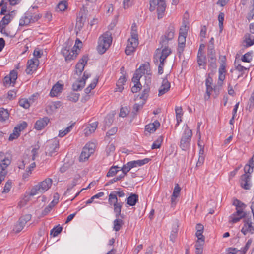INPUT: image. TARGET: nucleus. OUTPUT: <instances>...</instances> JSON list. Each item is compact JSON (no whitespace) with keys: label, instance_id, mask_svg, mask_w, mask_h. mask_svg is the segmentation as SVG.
Returning a JSON list of instances; mask_svg holds the SVG:
<instances>
[{"label":"nucleus","instance_id":"nucleus-1","mask_svg":"<svg viewBox=\"0 0 254 254\" xmlns=\"http://www.w3.org/2000/svg\"><path fill=\"white\" fill-rule=\"evenodd\" d=\"M125 195L123 190H121L112 191L109 195V203L110 205H113L114 211L116 218L119 217V216L123 218L121 214L123 203L118 201L117 196L123 197H124Z\"/></svg>","mask_w":254,"mask_h":254},{"label":"nucleus","instance_id":"nucleus-2","mask_svg":"<svg viewBox=\"0 0 254 254\" xmlns=\"http://www.w3.org/2000/svg\"><path fill=\"white\" fill-rule=\"evenodd\" d=\"M130 34L131 37L127 41V44L125 51L127 55H130L134 52L138 45V33L135 25L132 26Z\"/></svg>","mask_w":254,"mask_h":254},{"label":"nucleus","instance_id":"nucleus-3","mask_svg":"<svg viewBox=\"0 0 254 254\" xmlns=\"http://www.w3.org/2000/svg\"><path fill=\"white\" fill-rule=\"evenodd\" d=\"M52 180L46 178L42 182L35 186L30 190V195L34 196L45 192L51 187L52 184Z\"/></svg>","mask_w":254,"mask_h":254},{"label":"nucleus","instance_id":"nucleus-4","mask_svg":"<svg viewBox=\"0 0 254 254\" xmlns=\"http://www.w3.org/2000/svg\"><path fill=\"white\" fill-rule=\"evenodd\" d=\"M111 35L110 33L106 32L100 37L97 49L100 54H104L110 46L112 41Z\"/></svg>","mask_w":254,"mask_h":254},{"label":"nucleus","instance_id":"nucleus-5","mask_svg":"<svg viewBox=\"0 0 254 254\" xmlns=\"http://www.w3.org/2000/svg\"><path fill=\"white\" fill-rule=\"evenodd\" d=\"M35 7L30 8L27 11L23 17H22L19 21V26L28 25L30 23H34L38 21L41 17V15L33 13Z\"/></svg>","mask_w":254,"mask_h":254},{"label":"nucleus","instance_id":"nucleus-6","mask_svg":"<svg viewBox=\"0 0 254 254\" xmlns=\"http://www.w3.org/2000/svg\"><path fill=\"white\" fill-rule=\"evenodd\" d=\"M150 11H154L156 8L158 18H162L166 7L165 0H150Z\"/></svg>","mask_w":254,"mask_h":254},{"label":"nucleus","instance_id":"nucleus-7","mask_svg":"<svg viewBox=\"0 0 254 254\" xmlns=\"http://www.w3.org/2000/svg\"><path fill=\"white\" fill-rule=\"evenodd\" d=\"M144 74H147V75H151L150 66L148 64L141 65L136 70L132 79V81L133 83H140L139 82L140 79Z\"/></svg>","mask_w":254,"mask_h":254},{"label":"nucleus","instance_id":"nucleus-8","mask_svg":"<svg viewBox=\"0 0 254 254\" xmlns=\"http://www.w3.org/2000/svg\"><path fill=\"white\" fill-rule=\"evenodd\" d=\"M192 135V130L189 129L188 125H186L180 141V146L182 150H186L189 147Z\"/></svg>","mask_w":254,"mask_h":254},{"label":"nucleus","instance_id":"nucleus-9","mask_svg":"<svg viewBox=\"0 0 254 254\" xmlns=\"http://www.w3.org/2000/svg\"><path fill=\"white\" fill-rule=\"evenodd\" d=\"M39 148V146L37 145V147H35V148L32 149L31 151V160L32 161V162H31L30 164V165L27 167L26 172L23 173L22 176L23 179L26 180L28 179L30 175L31 174L32 170L36 167V164L34 161L35 160L36 157L38 155V151Z\"/></svg>","mask_w":254,"mask_h":254},{"label":"nucleus","instance_id":"nucleus-10","mask_svg":"<svg viewBox=\"0 0 254 254\" xmlns=\"http://www.w3.org/2000/svg\"><path fill=\"white\" fill-rule=\"evenodd\" d=\"M95 144L94 143H87L83 147L79 160L80 162L86 161L90 156L94 152Z\"/></svg>","mask_w":254,"mask_h":254},{"label":"nucleus","instance_id":"nucleus-11","mask_svg":"<svg viewBox=\"0 0 254 254\" xmlns=\"http://www.w3.org/2000/svg\"><path fill=\"white\" fill-rule=\"evenodd\" d=\"M31 219V215L30 214H26L21 217L14 225L13 231L16 233L20 232L23 229L26 223Z\"/></svg>","mask_w":254,"mask_h":254},{"label":"nucleus","instance_id":"nucleus-12","mask_svg":"<svg viewBox=\"0 0 254 254\" xmlns=\"http://www.w3.org/2000/svg\"><path fill=\"white\" fill-rule=\"evenodd\" d=\"M59 146V141L56 139L48 142L45 148L46 155L52 156L55 153L57 152Z\"/></svg>","mask_w":254,"mask_h":254},{"label":"nucleus","instance_id":"nucleus-13","mask_svg":"<svg viewBox=\"0 0 254 254\" xmlns=\"http://www.w3.org/2000/svg\"><path fill=\"white\" fill-rule=\"evenodd\" d=\"M241 231L245 235L248 233L254 234V225H253L251 219H245L244 220V226Z\"/></svg>","mask_w":254,"mask_h":254},{"label":"nucleus","instance_id":"nucleus-14","mask_svg":"<svg viewBox=\"0 0 254 254\" xmlns=\"http://www.w3.org/2000/svg\"><path fill=\"white\" fill-rule=\"evenodd\" d=\"M244 209L236 207V212L230 216V222L232 223H235L239 222L240 219L244 218L246 214V212L244 211Z\"/></svg>","mask_w":254,"mask_h":254},{"label":"nucleus","instance_id":"nucleus-15","mask_svg":"<svg viewBox=\"0 0 254 254\" xmlns=\"http://www.w3.org/2000/svg\"><path fill=\"white\" fill-rule=\"evenodd\" d=\"M39 61L36 58H33L28 61L27 66L25 70L28 74H31L36 71L38 65Z\"/></svg>","mask_w":254,"mask_h":254},{"label":"nucleus","instance_id":"nucleus-16","mask_svg":"<svg viewBox=\"0 0 254 254\" xmlns=\"http://www.w3.org/2000/svg\"><path fill=\"white\" fill-rule=\"evenodd\" d=\"M88 60V56L84 55L76 64L75 66V73L77 75H80L81 74L87 63Z\"/></svg>","mask_w":254,"mask_h":254},{"label":"nucleus","instance_id":"nucleus-17","mask_svg":"<svg viewBox=\"0 0 254 254\" xmlns=\"http://www.w3.org/2000/svg\"><path fill=\"white\" fill-rule=\"evenodd\" d=\"M89 76L86 74L85 72L82 79L77 80L72 85V88L74 91L81 90L85 86L86 80L87 79Z\"/></svg>","mask_w":254,"mask_h":254},{"label":"nucleus","instance_id":"nucleus-18","mask_svg":"<svg viewBox=\"0 0 254 254\" xmlns=\"http://www.w3.org/2000/svg\"><path fill=\"white\" fill-rule=\"evenodd\" d=\"M160 51V49L159 48L156 50L155 57H158L159 60H161V62H165L167 57L171 53V50L169 47L163 48L161 55H159Z\"/></svg>","mask_w":254,"mask_h":254},{"label":"nucleus","instance_id":"nucleus-19","mask_svg":"<svg viewBox=\"0 0 254 254\" xmlns=\"http://www.w3.org/2000/svg\"><path fill=\"white\" fill-rule=\"evenodd\" d=\"M213 79L209 76L206 79L205 81V85L206 86V95L205 96L204 99L205 100H208L210 98L211 93L213 90L215 91L216 90V87H214L213 88L212 87Z\"/></svg>","mask_w":254,"mask_h":254},{"label":"nucleus","instance_id":"nucleus-20","mask_svg":"<svg viewBox=\"0 0 254 254\" xmlns=\"http://www.w3.org/2000/svg\"><path fill=\"white\" fill-rule=\"evenodd\" d=\"M251 175L248 174H243L241 177L240 184L241 186L244 189L249 190L251 187Z\"/></svg>","mask_w":254,"mask_h":254},{"label":"nucleus","instance_id":"nucleus-21","mask_svg":"<svg viewBox=\"0 0 254 254\" xmlns=\"http://www.w3.org/2000/svg\"><path fill=\"white\" fill-rule=\"evenodd\" d=\"M11 160L5 157L0 162V174L6 176L7 173V168L10 164Z\"/></svg>","mask_w":254,"mask_h":254},{"label":"nucleus","instance_id":"nucleus-22","mask_svg":"<svg viewBox=\"0 0 254 254\" xmlns=\"http://www.w3.org/2000/svg\"><path fill=\"white\" fill-rule=\"evenodd\" d=\"M181 188L178 184H176L174 188L173 193L171 196V206H174L177 203V198L180 195Z\"/></svg>","mask_w":254,"mask_h":254},{"label":"nucleus","instance_id":"nucleus-23","mask_svg":"<svg viewBox=\"0 0 254 254\" xmlns=\"http://www.w3.org/2000/svg\"><path fill=\"white\" fill-rule=\"evenodd\" d=\"M170 83L167 78H164L158 91V96H161L170 90Z\"/></svg>","mask_w":254,"mask_h":254},{"label":"nucleus","instance_id":"nucleus-24","mask_svg":"<svg viewBox=\"0 0 254 254\" xmlns=\"http://www.w3.org/2000/svg\"><path fill=\"white\" fill-rule=\"evenodd\" d=\"M50 120L47 117H44L37 120L35 124V128L38 130H41L44 128L49 122Z\"/></svg>","mask_w":254,"mask_h":254},{"label":"nucleus","instance_id":"nucleus-25","mask_svg":"<svg viewBox=\"0 0 254 254\" xmlns=\"http://www.w3.org/2000/svg\"><path fill=\"white\" fill-rule=\"evenodd\" d=\"M98 125V122H94L87 125L84 130L85 136H89L94 133Z\"/></svg>","mask_w":254,"mask_h":254},{"label":"nucleus","instance_id":"nucleus-26","mask_svg":"<svg viewBox=\"0 0 254 254\" xmlns=\"http://www.w3.org/2000/svg\"><path fill=\"white\" fill-rule=\"evenodd\" d=\"M225 68L226 66L225 63H221L219 68V78L218 82V84L220 86L222 85V82L225 78V73L226 72Z\"/></svg>","mask_w":254,"mask_h":254},{"label":"nucleus","instance_id":"nucleus-27","mask_svg":"<svg viewBox=\"0 0 254 254\" xmlns=\"http://www.w3.org/2000/svg\"><path fill=\"white\" fill-rule=\"evenodd\" d=\"M174 34L175 27L173 24H171L168 27L165 34L162 36H164V38H167L168 40H172L174 37Z\"/></svg>","mask_w":254,"mask_h":254},{"label":"nucleus","instance_id":"nucleus-28","mask_svg":"<svg viewBox=\"0 0 254 254\" xmlns=\"http://www.w3.org/2000/svg\"><path fill=\"white\" fill-rule=\"evenodd\" d=\"M62 89L63 85L57 83L53 86L50 91V95L51 97H56L58 96L59 93L62 92Z\"/></svg>","mask_w":254,"mask_h":254},{"label":"nucleus","instance_id":"nucleus-29","mask_svg":"<svg viewBox=\"0 0 254 254\" xmlns=\"http://www.w3.org/2000/svg\"><path fill=\"white\" fill-rule=\"evenodd\" d=\"M151 159L150 158H144L142 160H134L130 161V163L131 165V166L132 167V168L134 167H136L137 166H141L143 165H145L147 163H148Z\"/></svg>","mask_w":254,"mask_h":254},{"label":"nucleus","instance_id":"nucleus-30","mask_svg":"<svg viewBox=\"0 0 254 254\" xmlns=\"http://www.w3.org/2000/svg\"><path fill=\"white\" fill-rule=\"evenodd\" d=\"M138 200V196L136 194L131 193L127 198V204L131 206H134Z\"/></svg>","mask_w":254,"mask_h":254},{"label":"nucleus","instance_id":"nucleus-31","mask_svg":"<svg viewBox=\"0 0 254 254\" xmlns=\"http://www.w3.org/2000/svg\"><path fill=\"white\" fill-rule=\"evenodd\" d=\"M123 225V221L118 217L113 222V230L118 232L120 230Z\"/></svg>","mask_w":254,"mask_h":254},{"label":"nucleus","instance_id":"nucleus-32","mask_svg":"<svg viewBox=\"0 0 254 254\" xmlns=\"http://www.w3.org/2000/svg\"><path fill=\"white\" fill-rule=\"evenodd\" d=\"M31 160V157H29L27 155H24L22 162L19 164L18 167L19 169H24L26 165L29 164Z\"/></svg>","mask_w":254,"mask_h":254},{"label":"nucleus","instance_id":"nucleus-33","mask_svg":"<svg viewBox=\"0 0 254 254\" xmlns=\"http://www.w3.org/2000/svg\"><path fill=\"white\" fill-rule=\"evenodd\" d=\"M197 63L199 66H203V68H205L206 65V56L202 54H197Z\"/></svg>","mask_w":254,"mask_h":254},{"label":"nucleus","instance_id":"nucleus-34","mask_svg":"<svg viewBox=\"0 0 254 254\" xmlns=\"http://www.w3.org/2000/svg\"><path fill=\"white\" fill-rule=\"evenodd\" d=\"M79 97L80 94L79 93L70 92L67 95V98L68 100L76 103L78 101Z\"/></svg>","mask_w":254,"mask_h":254},{"label":"nucleus","instance_id":"nucleus-35","mask_svg":"<svg viewBox=\"0 0 254 254\" xmlns=\"http://www.w3.org/2000/svg\"><path fill=\"white\" fill-rule=\"evenodd\" d=\"M11 20V16L10 14L5 15L0 21V26H1V25L6 26L10 22Z\"/></svg>","mask_w":254,"mask_h":254},{"label":"nucleus","instance_id":"nucleus-36","mask_svg":"<svg viewBox=\"0 0 254 254\" xmlns=\"http://www.w3.org/2000/svg\"><path fill=\"white\" fill-rule=\"evenodd\" d=\"M175 112L176 115V119L177 121V123L176 126H178L179 123L182 121L181 118L183 115L182 109L181 107H177L175 109Z\"/></svg>","mask_w":254,"mask_h":254},{"label":"nucleus","instance_id":"nucleus-37","mask_svg":"<svg viewBox=\"0 0 254 254\" xmlns=\"http://www.w3.org/2000/svg\"><path fill=\"white\" fill-rule=\"evenodd\" d=\"M254 106V90L252 92L248 102L247 109L251 111Z\"/></svg>","mask_w":254,"mask_h":254},{"label":"nucleus","instance_id":"nucleus-38","mask_svg":"<svg viewBox=\"0 0 254 254\" xmlns=\"http://www.w3.org/2000/svg\"><path fill=\"white\" fill-rule=\"evenodd\" d=\"M163 141V137L162 136H159L157 140H156L151 146L152 149L159 148L161 146L162 142Z\"/></svg>","mask_w":254,"mask_h":254},{"label":"nucleus","instance_id":"nucleus-39","mask_svg":"<svg viewBox=\"0 0 254 254\" xmlns=\"http://www.w3.org/2000/svg\"><path fill=\"white\" fill-rule=\"evenodd\" d=\"M9 117V113L6 110H0V121H5Z\"/></svg>","mask_w":254,"mask_h":254},{"label":"nucleus","instance_id":"nucleus-40","mask_svg":"<svg viewBox=\"0 0 254 254\" xmlns=\"http://www.w3.org/2000/svg\"><path fill=\"white\" fill-rule=\"evenodd\" d=\"M118 168H119V167L118 166L111 167L107 174V177H110L115 175L119 171V170H118Z\"/></svg>","mask_w":254,"mask_h":254},{"label":"nucleus","instance_id":"nucleus-41","mask_svg":"<svg viewBox=\"0 0 254 254\" xmlns=\"http://www.w3.org/2000/svg\"><path fill=\"white\" fill-rule=\"evenodd\" d=\"M171 40H168L167 38H164V36H162L160 38L159 44L161 45V48L168 47V45L169 41Z\"/></svg>","mask_w":254,"mask_h":254},{"label":"nucleus","instance_id":"nucleus-42","mask_svg":"<svg viewBox=\"0 0 254 254\" xmlns=\"http://www.w3.org/2000/svg\"><path fill=\"white\" fill-rule=\"evenodd\" d=\"M63 228L60 226H56L53 228L50 232V234L53 237L58 236L62 231Z\"/></svg>","mask_w":254,"mask_h":254},{"label":"nucleus","instance_id":"nucleus-43","mask_svg":"<svg viewBox=\"0 0 254 254\" xmlns=\"http://www.w3.org/2000/svg\"><path fill=\"white\" fill-rule=\"evenodd\" d=\"M77 55V53L76 51L72 50L68 53V54L67 55V57L65 60L67 62L71 60H73L76 57Z\"/></svg>","mask_w":254,"mask_h":254},{"label":"nucleus","instance_id":"nucleus-44","mask_svg":"<svg viewBox=\"0 0 254 254\" xmlns=\"http://www.w3.org/2000/svg\"><path fill=\"white\" fill-rule=\"evenodd\" d=\"M209 62V67L211 69L212 71L216 70V58H211V59H208Z\"/></svg>","mask_w":254,"mask_h":254},{"label":"nucleus","instance_id":"nucleus-45","mask_svg":"<svg viewBox=\"0 0 254 254\" xmlns=\"http://www.w3.org/2000/svg\"><path fill=\"white\" fill-rule=\"evenodd\" d=\"M131 169H132V167L131 166L130 162H128L126 164L124 165L121 168V170L123 172L122 175H124L125 176L130 171Z\"/></svg>","mask_w":254,"mask_h":254},{"label":"nucleus","instance_id":"nucleus-46","mask_svg":"<svg viewBox=\"0 0 254 254\" xmlns=\"http://www.w3.org/2000/svg\"><path fill=\"white\" fill-rule=\"evenodd\" d=\"M72 128V126L71 125L67 127L64 130H60L58 136L60 137H63L69 133Z\"/></svg>","mask_w":254,"mask_h":254},{"label":"nucleus","instance_id":"nucleus-47","mask_svg":"<svg viewBox=\"0 0 254 254\" xmlns=\"http://www.w3.org/2000/svg\"><path fill=\"white\" fill-rule=\"evenodd\" d=\"M19 104L20 106L23 107L25 109H28L30 104L28 100L26 99H21L19 101Z\"/></svg>","mask_w":254,"mask_h":254},{"label":"nucleus","instance_id":"nucleus-48","mask_svg":"<svg viewBox=\"0 0 254 254\" xmlns=\"http://www.w3.org/2000/svg\"><path fill=\"white\" fill-rule=\"evenodd\" d=\"M252 59V56L251 52H248L244 54L241 58V60L243 62H250Z\"/></svg>","mask_w":254,"mask_h":254},{"label":"nucleus","instance_id":"nucleus-49","mask_svg":"<svg viewBox=\"0 0 254 254\" xmlns=\"http://www.w3.org/2000/svg\"><path fill=\"white\" fill-rule=\"evenodd\" d=\"M233 205L236 206V208H240L241 209H245L246 205L241 202L238 199H236L233 201Z\"/></svg>","mask_w":254,"mask_h":254},{"label":"nucleus","instance_id":"nucleus-50","mask_svg":"<svg viewBox=\"0 0 254 254\" xmlns=\"http://www.w3.org/2000/svg\"><path fill=\"white\" fill-rule=\"evenodd\" d=\"M254 167V165H252V164L249 163V164H247L244 167V174L250 175L253 171V168Z\"/></svg>","mask_w":254,"mask_h":254},{"label":"nucleus","instance_id":"nucleus-51","mask_svg":"<svg viewBox=\"0 0 254 254\" xmlns=\"http://www.w3.org/2000/svg\"><path fill=\"white\" fill-rule=\"evenodd\" d=\"M20 132L18 131L14 127L13 133H11L9 137V140L12 141L17 138L20 135Z\"/></svg>","mask_w":254,"mask_h":254},{"label":"nucleus","instance_id":"nucleus-52","mask_svg":"<svg viewBox=\"0 0 254 254\" xmlns=\"http://www.w3.org/2000/svg\"><path fill=\"white\" fill-rule=\"evenodd\" d=\"M149 92L150 88L148 87L145 88L140 95V99H143V100H146L148 97Z\"/></svg>","mask_w":254,"mask_h":254},{"label":"nucleus","instance_id":"nucleus-53","mask_svg":"<svg viewBox=\"0 0 254 254\" xmlns=\"http://www.w3.org/2000/svg\"><path fill=\"white\" fill-rule=\"evenodd\" d=\"M224 20V14L223 12H220L218 15L219 27L220 31H222L223 21Z\"/></svg>","mask_w":254,"mask_h":254},{"label":"nucleus","instance_id":"nucleus-54","mask_svg":"<svg viewBox=\"0 0 254 254\" xmlns=\"http://www.w3.org/2000/svg\"><path fill=\"white\" fill-rule=\"evenodd\" d=\"M27 127V123L23 121L21 123L17 125L15 127V129L18 130V131H19L20 132L24 129L26 127Z\"/></svg>","mask_w":254,"mask_h":254},{"label":"nucleus","instance_id":"nucleus-55","mask_svg":"<svg viewBox=\"0 0 254 254\" xmlns=\"http://www.w3.org/2000/svg\"><path fill=\"white\" fill-rule=\"evenodd\" d=\"M11 184H12L11 181H9V180L5 184V186L4 187V188L2 191V193H8L11 189Z\"/></svg>","mask_w":254,"mask_h":254},{"label":"nucleus","instance_id":"nucleus-56","mask_svg":"<svg viewBox=\"0 0 254 254\" xmlns=\"http://www.w3.org/2000/svg\"><path fill=\"white\" fill-rule=\"evenodd\" d=\"M245 41L246 43L247 47H249V46H251L254 44V39H251V36L250 34H248V35H246Z\"/></svg>","mask_w":254,"mask_h":254},{"label":"nucleus","instance_id":"nucleus-57","mask_svg":"<svg viewBox=\"0 0 254 254\" xmlns=\"http://www.w3.org/2000/svg\"><path fill=\"white\" fill-rule=\"evenodd\" d=\"M57 9H59L60 11L65 10L67 8V5L65 1L60 2L57 6Z\"/></svg>","mask_w":254,"mask_h":254},{"label":"nucleus","instance_id":"nucleus-58","mask_svg":"<svg viewBox=\"0 0 254 254\" xmlns=\"http://www.w3.org/2000/svg\"><path fill=\"white\" fill-rule=\"evenodd\" d=\"M252 243V240L251 239L248 240L245 247L241 249L242 252V254H245L246 253L247 251L249 249Z\"/></svg>","mask_w":254,"mask_h":254},{"label":"nucleus","instance_id":"nucleus-59","mask_svg":"<svg viewBox=\"0 0 254 254\" xmlns=\"http://www.w3.org/2000/svg\"><path fill=\"white\" fill-rule=\"evenodd\" d=\"M252 243V240L251 239L248 240L245 247L241 249L242 252V254H245L246 253L247 251L249 249Z\"/></svg>","mask_w":254,"mask_h":254},{"label":"nucleus","instance_id":"nucleus-60","mask_svg":"<svg viewBox=\"0 0 254 254\" xmlns=\"http://www.w3.org/2000/svg\"><path fill=\"white\" fill-rule=\"evenodd\" d=\"M70 47L68 46L67 44L62 49V54L64 57L65 59H66L67 55L68 54V53L70 52Z\"/></svg>","mask_w":254,"mask_h":254},{"label":"nucleus","instance_id":"nucleus-61","mask_svg":"<svg viewBox=\"0 0 254 254\" xmlns=\"http://www.w3.org/2000/svg\"><path fill=\"white\" fill-rule=\"evenodd\" d=\"M134 2V0H123V5L125 9L131 7Z\"/></svg>","mask_w":254,"mask_h":254},{"label":"nucleus","instance_id":"nucleus-62","mask_svg":"<svg viewBox=\"0 0 254 254\" xmlns=\"http://www.w3.org/2000/svg\"><path fill=\"white\" fill-rule=\"evenodd\" d=\"M13 82L15 83L17 78V71L15 70H12L8 75Z\"/></svg>","mask_w":254,"mask_h":254},{"label":"nucleus","instance_id":"nucleus-63","mask_svg":"<svg viewBox=\"0 0 254 254\" xmlns=\"http://www.w3.org/2000/svg\"><path fill=\"white\" fill-rule=\"evenodd\" d=\"M134 83V86L131 88V92L133 93H137L138 91H140L142 87L141 83Z\"/></svg>","mask_w":254,"mask_h":254},{"label":"nucleus","instance_id":"nucleus-64","mask_svg":"<svg viewBox=\"0 0 254 254\" xmlns=\"http://www.w3.org/2000/svg\"><path fill=\"white\" fill-rule=\"evenodd\" d=\"M188 28L189 27L187 25L184 24V25L182 26L180 29L179 34L187 36Z\"/></svg>","mask_w":254,"mask_h":254}]
</instances>
